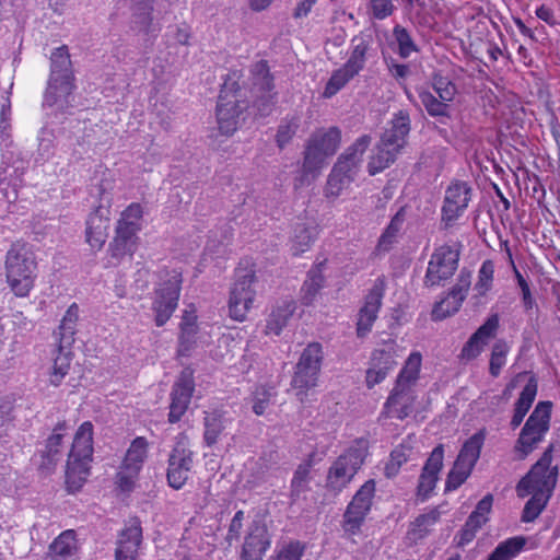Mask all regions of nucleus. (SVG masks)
I'll return each mask as SVG.
<instances>
[{
	"instance_id": "1",
	"label": "nucleus",
	"mask_w": 560,
	"mask_h": 560,
	"mask_svg": "<svg viewBox=\"0 0 560 560\" xmlns=\"http://www.w3.org/2000/svg\"><path fill=\"white\" fill-rule=\"evenodd\" d=\"M553 445L550 444L532 465L529 470L518 480L515 487L520 499L528 500L525 502L521 521L523 523H533L546 510L557 487L559 468L552 466Z\"/></svg>"
},
{
	"instance_id": "2",
	"label": "nucleus",
	"mask_w": 560,
	"mask_h": 560,
	"mask_svg": "<svg viewBox=\"0 0 560 560\" xmlns=\"http://www.w3.org/2000/svg\"><path fill=\"white\" fill-rule=\"evenodd\" d=\"M421 368L422 354L412 351L404 362L383 404L381 418L402 421L413 412L417 402L416 386L420 380Z\"/></svg>"
},
{
	"instance_id": "3",
	"label": "nucleus",
	"mask_w": 560,
	"mask_h": 560,
	"mask_svg": "<svg viewBox=\"0 0 560 560\" xmlns=\"http://www.w3.org/2000/svg\"><path fill=\"white\" fill-rule=\"evenodd\" d=\"M238 71L226 74L220 90L217 103V121L219 131L224 136L233 135L240 125L242 116L248 108L246 94L240 85Z\"/></svg>"
},
{
	"instance_id": "4",
	"label": "nucleus",
	"mask_w": 560,
	"mask_h": 560,
	"mask_svg": "<svg viewBox=\"0 0 560 560\" xmlns=\"http://www.w3.org/2000/svg\"><path fill=\"white\" fill-rule=\"evenodd\" d=\"M370 442L358 438L331 463L326 476L328 491L339 494L353 480L369 456Z\"/></svg>"
},
{
	"instance_id": "5",
	"label": "nucleus",
	"mask_w": 560,
	"mask_h": 560,
	"mask_svg": "<svg viewBox=\"0 0 560 560\" xmlns=\"http://www.w3.org/2000/svg\"><path fill=\"white\" fill-rule=\"evenodd\" d=\"M93 456V424L84 421L77 430L67 460L66 483L70 492L81 489L90 475Z\"/></svg>"
},
{
	"instance_id": "6",
	"label": "nucleus",
	"mask_w": 560,
	"mask_h": 560,
	"mask_svg": "<svg viewBox=\"0 0 560 560\" xmlns=\"http://www.w3.org/2000/svg\"><path fill=\"white\" fill-rule=\"evenodd\" d=\"M74 72L67 45H61L50 55V73L44 94V106L52 107L58 102L69 103L75 89Z\"/></svg>"
},
{
	"instance_id": "7",
	"label": "nucleus",
	"mask_w": 560,
	"mask_h": 560,
	"mask_svg": "<svg viewBox=\"0 0 560 560\" xmlns=\"http://www.w3.org/2000/svg\"><path fill=\"white\" fill-rule=\"evenodd\" d=\"M341 143V130L338 127L318 128L306 141L303 152V176L316 177L327 160L336 154Z\"/></svg>"
},
{
	"instance_id": "8",
	"label": "nucleus",
	"mask_w": 560,
	"mask_h": 560,
	"mask_svg": "<svg viewBox=\"0 0 560 560\" xmlns=\"http://www.w3.org/2000/svg\"><path fill=\"white\" fill-rule=\"evenodd\" d=\"M257 281L255 266L243 259L234 271V282L230 290L229 315L232 319L243 322L252 308L256 290L254 283Z\"/></svg>"
},
{
	"instance_id": "9",
	"label": "nucleus",
	"mask_w": 560,
	"mask_h": 560,
	"mask_svg": "<svg viewBox=\"0 0 560 560\" xmlns=\"http://www.w3.org/2000/svg\"><path fill=\"white\" fill-rule=\"evenodd\" d=\"M36 262L24 245H13L5 257L7 280L16 296L28 295L34 285Z\"/></svg>"
},
{
	"instance_id": "10",
	"label": "nucleus",
	"mask_w": 560,
	"mask_h": 560,
	"mask_svg": "<svg viewBox=\"0 0 560 560\" xmlns=\"http://www.w3.org/2000/svg\"><path fill=\"white\" fill-rule=\"evenodd\" d=\"M552 402L539 401L527 418L514 445L518 459H525L540 443L550 429Z\"/></svg>"
},
{
	"instance_id": "11",
	"label": "nucleus",
	"mask_w": 560,
	"mask_h": 560,
	"mask_svg": "<svg viewBox=\"0 0 560 560\" xmlns=\"http://www.w3.org/2000/svg\"><path fill=\"white\" fill-rule=\"evenodd\" d=\"M375 493L376 482L374 479H369L361 485L347 504L342 514L341 528L348 538L362 532V527L372 511Z\"/></svg>"
},
{
	"instance_id": "12",
	"label": "nucleus",
	"mask_w": 560,
	"mask_h": 560,
	"mask_svg": "<svg viewBox=\"0 0 560 560\" xmlns=\"http://www.w3.org/2000/svg\"><path fill=\"white\" fill-rule=\"evenodd\" d=\"M352 43L353 46L348 60L340 68L332 71L325 85L323 95L326 98L335 96L365 67L366 55L370 49L369 42L364 38H354Z\"/></svg>"
},
{
	"instance_id": "13",
	"label": "nucleus",
	"mask_w": 560,
	"mask_h": 560,
	"mask_svg": "<svg viewBox=\"0 0 560 560\" xmlns=\"http://www.w3.org/2000/svg\"><path fill=\"white\" fill-rule=\"evenodd\" d=\"M183 277L175 269L165 272V278L154 290L152 310L155 314V325L162 327L171 318L178 305Z\"/></svg>"
},
{
	"instance_id": "14",
	"label": "nucleus",
	"mask_w": 560,
	"mask_h": 560,
	"mask_svg": "<svg viewBox=\"0 0 560 560\" xmlns=\"http://www.w3.org/2000/svg\"><path fill=\"white\" fill-rule=\"evenodd\" d=\"M431 86L439 97L427 88L419 86L417 93L421 104L431 117L447 116L450 103L454 101L457 93L455 83L441 72L435 71L431 75Z\"/></svg>"
},
{
	"instance_id": "15",
	"label": "nucleus",
	"mask_w": 560,
	"mask_h": 560,
	"mask_svg": "<svg viewBox=\"0 0 560 560\" xmlns=\"http://www.w3.org/2000/svg\"><path fill=\"white\" fill-rule=\"evenodd\" d=\"M472 197L469 183L453 179L445 189L441 207V224L443 229L453 228L468 209Z\"/></svg>"
},
{
	"instance_id": "16",
	"label": "nucleus",
	"mask_w": 560,
	"mask_h": 560,
	"mask_svg": "<svg viewBox=\"0 0 560 560\" xmlns=\"http://www.w3.org/2000/svg\"><path fill=\"white\" fill-rule=\"evenodd\" d=\"M459 248L460 244L457 248L446 244L435 248L428 262L423 280L427 288L443 285L445 281L454 276L458 268Z\"/></svg>"
},
{
	"instance_id": "17",
	"label": "nucleus",
	"mask_w": 560,
	"mask_h": 560,
	"mask_svg": "<svg viewBox=\"0 0 560 560\" xmlns=\"http://www.w3.org/2000/svg\"><path fill=\"white\" fill-rule=\"evenodd\" d=\"M250 74L253 105L257 108L259 116L266 117L271 114L277 103V92H272L273 78L270 75L268 62L260 60L253 65Z\"/></svg>"
},
{
	"instance_id": "18",
	"label": "nucleus",
	"mask_w": 560,
	"mask_h": 560,
	"mask_svg": "<svg viewBox=\"0 0 560 560\" xmlns=\"http://www.w3.org/2000/svg\"><path fill=\"white\" fill-rule=\"evenodd\" d=\"M386 292L385 276L377 277L371 289L363 298L362 305L357 314L355 332L359 338L366 337L378 318V313L383 305V299Z\"/></svg>"
},
{
	"instance_id": "19",
	"label": "nucleus",
	"mask_w": 560,
	"mask_h": 560,
	"mask_svg": "<svg viewBox=\"0 0 560 560\" xmlns=\"http://www.w3.org/2000/svg\"><path fill=\"white\" fill-rule=\"evenodd\" d=\"M396 357V342L394 340L385 341L382 347L372 351L365 371V385L369 389L381 384L395 369L397 365Z\"/></svg>"
},
{
	"instance_id": "20",
	"label": "nucleus",
	"mask_w": 560,
	"mask_h": 560,
	"mask_svg": "<svg viewBox=\"0 0 560 560\" xmlns=\"http://www.w3.org/2000/svg\"><path fill=\"white\" fill-rule=\"evenodd\" d=\"M192 467V452L184 439L176 442L168 456L167 482L174 489H180L189 478Z\"/></svg>"
},
{
	"instance_id": "21",
	"label": "nucleus",
	"mask_w": 560,
	"mask_h": 560,
	"mask_svg": "<svg viewBox=\"0 0 560 560\" xmlns=\"http://www.w3.org/2000/svg\"><path fill=\"white\" fill-rule=\"evenodd\" d=\"M142 540L141 521L137 516L130 517L117 535L115 560H138Z\"/></svg>"
},
{
	"instance_id": "22",
	"label": "nucleus",
	"mask_w": 560,
	"mask_h": 560,
	"mask_svg": "<svg viewBox=\"0 0 560 560\" xmlns=\"http://www.w3.org/2000/svg\"><path fill=\"white\" fill-rule=\"evenodd\" d=\"M195 390L192 371L185 369L174 383L171 392L168 422L177 423L188 409Z\"/></svg>"
},
{
	"instance_id": "23",
	"label": "nucleus",
	"mask_w": 560,
	"mask_h": 560,
	"mask_svg": "<svg viewBox=\"0 0 560 560\" xmlns=\"http://www.w3.org/2000/svg\"><path fill=\"white\" fill-rule=\"evenodd\" d=\"M444 445L438 444L427 458L417 485L416 495L420 501L428 500L433 493L443 468Z\"/></svg>"
},
{
	"instance_id": "24",
	"label": "nucleus",
	"mask_w": 560,
	"mask_h": 560,
	"mask_svg": "<svg viewBox=\"0 0 560 560\" xmlns=\"http://www.w3.org/2000/svg\"><path fill=\"white\" fill-rule=\"evenodd\" d=\"M499 327V315L491 314L464 343L458 354V359L463 362H470L477 359L482 353L489 340L495 337Z\"/></svg>"
},
{
	"instance_id": "25",
	"label": "nucleus",
	"mask_w": 560,
	"mask_h": 560,
	"mask_svg": "<svg viewBox=\"0 0 560 560\" xmlns=\"http://www.w3.org/2000/svg\"><path fill=\"white\" fill-rule=\"evenodd\" d=\"M372 141L369 135L359 137L337 160L331 171L338 173L343 178L353 182L364 152L368 150Z\"/></svg>"
},
{
	"instance_id": "26",
	"label": "nucleus",
	"mask_w": 560,
	"mask_h": 560,
	"mask_svg": "<svg viewBox=\"0 0 560 560\" xmlns=\"http://www.w3.org/2000/svg\"><path fill=\"white\" fill-rule=\"evenodd\" d=\"M270 546L267 527L260 522H253L245 536L242 548L243 560H261Z\"/></svg>"
},
{
	"instance_id": "27",
	"label": "nucleus",
	"mask_w": 560,
	"mask_h": 560,
	"mask_svg": "<svg viewBox=\"0 0 560 560\" xmlns=\"http://www.w3.org/2000/svg\"><path fill=\"white\" fill-rule=\"evenodd\" d=\"M139 231L116 225L115 236L108 245V254L114 264H118L124 257H132L138 248Z\"/></svg>"
},
{
	"instance_id": "28",
	"label": "nucleus",
	"mask_w": 560,
	"mask_h": 560,
	"mask_svg": "<svg viewBox=\"0 0 560 560\" xmlns=\"http://www.w3.org/2000/svg\"><path fill=\"white\" fill-rule=\"evenodd\" d=\"M410 131V116L407 110L396 113L390 121V128L387 129L381 138L384 145L390 147L396 151L406 144V138Z\"/></svg>"
},
{
	"instance_id": "29",
	"label": "nucleus",
	"mask_w": 560,
	"mask_h": 560,
	"mask_svg": "<svg viewBox=\"0 0 560 560\" xmlns=\"http://www.w3.org/2000/svg\"><path fill=\"white\" fill-rule=\"evenodd\" d=\"M69 427L66 421L58 422L52 433L47 438L45 448L42 451V467L49 468L59 462L62 457L63 438Z\"/></svg>"
},
{
	"instance_id": "30",
	"label": "nucleus",
	"mask_w": 560,
	"mask_h": 560,
	"mask_svg": "<svg viewBox=\"0 0 560 560\" xmlns=\"http://www.w3.org/2000/svg\"><path fill=\"white\" fill-rule=\"evenodd\" d=\"M109 219L102 214L101 209L90 213L86 220L85 237L93 249L100 250L108 236Z\"/></svg>"
},
{
	"instance_id": "31",
	"label": "nucleus",
	"mask_w": 560,
	"mask_h": 560,
	"mask_svg": "<svg viewBox=\"0 0 560 560\" xmlns=\"http://www.w3.org/2000/svg\"><path fill=\"white\" fill-rule=\"evenodd\" d=\"M320 228L317 223H299L294 228L293 236L290 241V250L293 256H301L310 250L317 240Z\"/></svg>"
},
{
	"instance_id": "32",
	"label": "nucleus",
	"mask_w": 560,
	"mask_h": 560,
	"mask_svg": "<svg viewBox=\"0 0 560 560\" xmlns=\"http://www.w3.org/2000/svg\"><path fill=\"white\" fill-rule=\"evenodd\" d=\"M538 390L537 380L534 375L528 378V382L524 386L523 390L520 394L515 405L513 416L510 422V425L513 430L518 428L527 412L529 411Z\"/></svg>"
},
{
	"instance_id": "33",
	"label": "nucleus",
	"mask_w": 560,
	"mask_h": 560,
	"mask_svg": "<svg viewBox=\"0 0 560 560\" xmlns=\"http://www.w3.org/2000/svg\"><path fill=\"white\" fill-rule=\"evenodd\" d=\"M327 264V258L316 260L312 268L308 270L306 279L302 285V301L305 305H310L318 292L325 284L324 269Z\"/></svg>"
},
{
	"instance_id": "34",
	"label": "nucleus",
	"mask_w": 560,
	"mask_h": 560,
	"mask_svg": "<svg viewBox=\"0 0 560 560\" xmlns=\"http://www.w3.org/2000/svg\"><path fill=\"white\" fill-rule=\"evenodd\" d=\"M415 438L412 435H408L405 438L401 443L396 445L390 454L389 459L385 464L384 475L387 478H394L398 475L401 466L406 464L413 452Z\"/></svg>"
},
{
	"instance_id": "35",
	"label": "nucleus",
	"mask_w": 560,
	"mask_h": 560,
	"mask_svg": "<svg viewBox=\"0 0 560 560\" xmlns=\"http://www.w3.org/2000/svg\"><path fill=\"white\" fill-rule=\"evenodd\" d=\"M75 550V532L67 529L51 542L46 560H74Z\"/></svg>"
},
{
	"instance_id": "36",
	"label": "nucleus",
	"mask_w": 560,
	"mask_h": 560,
	"mask_svg": "<svg viewBox=\"0 0 560 560\" xmlns=\"http://www.w3.org/2000/svg\"><path fill=\"white\" fill-rule=\"evenodd\" d=\"M441 511L438 506L431 508L429 511L418 515L410 523L407 535L413 541L425 538L433 529V526L440 521Z\"/></svg>"
},
{
	"instance_id": "37",
	"label": "nucleus",
	"mask_w": 560,
	"mask_h": 560,
	"mask_svg": "<svg viewBox=\"0 0 560 560\" xmlns=\"http://www.w3.org/2000/svg\"><path fill=\"white\" fill-rule=\"evenodd\" d=\"M319 374L320 372L296 363L291 385L301 401H304L310 389L317 386Z\"/></svg>"
},
{
	"instance_id": "38",
	"label": "nucleus",
	"mask_w": 560,
	"mask_h": 560,
	"mask_svg": "<svg viewBox=\"0 0 560 560\" xmlns=\"http://www.w3.org/2000/svg\"><path fill=\"white\" fill-rule=\"evenodd\" d=\"M311 469L312 462L305 460L300 464L293 475L291 480V503L294 504L299 502L301 499H306V493L311 490L310 481H311Z\"/></svg>"
},
{
	"instance_id": "39",
	"label": "nucleus",
	"mask_w": 560,
	"mask_h": 560,
	"mask_svg": "<svg viewBox=\"0 0 560 560\" xmlns=\"http://www.w3.org/2000/svg\"><path fill=\"white\" fill-rule=\"evenodd\" d=\"M79 319V306L77 303H72L65 316L61 319V323L58 327V340L61 348H71L74 342L75 327Z\"/></svg>"
},
{
	"instance_id": "40",
	"label": "nucleus",
	"mask_w": 560,
	"mask_h": 560,
	"mask_svg": "<svg viewBox=\"0 0 560 560\" xmlns=\"http://www.w3.org/2000/svg\"><path fill=\"white\" fill-rule=\"evenodd\" d=\"M148 442L145 438H136L127 451L122 466L125 470L138 475L147 457Z\"/></svg>"
},
{
	"instance_id": "41",
	"label": "nucleus",
	"mask_w": 560,
	"mask_h": 560,
	"mask_svg": "<svg viewBox=\"0 0 560 560\" xmlns=\"http://www.w3.org/2000/svg\"><path fill=\"white\" fill-rule=\"evenodd\" d=\"M526 538L524 536H514L501 541L493 551L488 556L487 560H513L524 549Z\"/></svg>"
},
{
	"instance_id": "42",
	"label": "nucleus",
	"mask_w": 560,
	"mask_h": 560,
	"mask_svg": "<svg viewBox=\"0 0 560 560\" xmlns=\"http://www.w3.org/2000/svg\"><path fill=\"white\" fill-rule=\"evenodd\" d=\"M398 153L399 152L395 149L384 145V143L380 141L368 163L369 174L374 176L389 167V165L395 162Z\"/></svg>"
},
{
	"instance_id": "43",
	"label": "nucleus",
	"mask_w": 560,
	"mask_h": 560,
	"mask_svg": "<svg viewBox=\"0 0 560 560\" xmlns=\"http://www.w3.org/2000/svg\"><path fill=\"white\" fill-rule=\"evenodd\" d=\"M487 436V431L485 428L478 430L474 433L469 439H467L462 445L459 453L457 455L458 458L469 463L470 465L476 466L477 462L480 458L481 450L485 444Z\"/></svg>"
},
{
	"instance_id": "44",
	"label": "nucleus",
	"mask_w": 560,
	"mask_h": 560,
	"mask_svg": "<svg viewBox=\"0 0 560 560\" xmlns=\"http://www.w3.org/2000/svg\"><path fill=\"white\" fill-rule=\"evenodd\" d=\"M71 361V348H61V345H58L57 355L54 359L49 377L51 385L59 386L61 384L65 376L69 373Z\"/></svg>"
},
{
	"instance_id": "45",
	"label": "nucleus",
	"mask_w": 560,
	"mask_h": 560,
	"mask_svg": "<svg viewBox=\"0 0 560 560\" xmlns=\"http://www.w3.org/2000/svg\"><path fill=\"white\" fill-rule=\"evenodd\" d=\"M474 468V465L456 457L453 467L447 474L445 491L450 492L458 489L471 475Z\"/></svg>"
},
{
	"instance_id": "46",
	"label": "nucleus",
	"mask_w": 560,
	"mask_h": 560,
	"mask_svg": "<svg viewBox=\"0 0 560 560\" xmlns=\"http://www.w3.org/2000/svg\"><path fill=\"white\" fill-rule=\"evenodd\" d=\"M510 346L503 339L497 340L491 348L489 360V373L492 377H498L506 364V358L510 352Z\"/></svg>"
},
{
	"instance_id": "47",
	"label": "nucleus",
	"mask_w": 560,
	"mask_h": 560,
	"mask_svg": "<svg viewBox=\"0 0 560 560\" xmlns=\"http://www.w3.org/2000/svg\"><path fill=\"white\" fill-rule=\"evenodd\" d=\"M494 280V262L491 259L482 261L478 270V279L474 290L478 296H486L493 287Z\"/></svg>"
},
{
	"instance_id": "48",
	"label": "nucleus",
	"mask_w": 560,
	"mask_h": 560,
	"mask_svg": "<svg viewBox=\"0 0 560 560\" xmlns=\"http://www.w3.org/2000/svg\"><path fill=\"white\" fill-rule=\"evenodd\" d=\"M276 390L273 387L257 386L252 394V409L257 416L266 412L267 408L276 400Z\"/></svg>"
},
{
	"instance_id": "49",
	"label": "nucleus",
	"mask_w": 560,
	"mask_h": 560,
	"mask_svg": "<svg viewBox=\"0 0 560 560\" xmlns=\"http://www.w3.org/2000/svg\"><path fill=\"white\" fill-rule=\"evenodd\" d=\"M323 359L324 351L322 343L311 342L302 351L298 363H300V365L320 372Z\"/></svg>"
},
{
	"instance_id": "50",
	"label": "nucleus",
	"mask_w": 560,
	"mask_h": 560,
	"mask_svg": "<svg viewBox=\"0 0 560 560\" xmlns=\"http://www.w3.org/2000/svg\"><path fill=\"white\" fill-rule=\"evenodd\" d=\"M143 213V207L139 202H132L121 212L116 225L140 232Z\"/></svg>"
},
{
	"instance_id": "51",
	"label": "nucleus",
	"mask_w": 560,
	"mask_h": 560,
	"mask_svg": "<svg viewBox=\"0 0 560 560\" xmlns=\"http://www.w3.org/2000/svg\"><path fill=\"white\" fill-rule=\"evenodd\" d=\"M203 440L207 446H212L218 442L224 425L222 417L217 412H206Z\"/></svg>"
},
{
	"instance_id": "52",
	"label": "nucleus",
	"mask_w": 560,
	"mask_h": 560,
	"mask_svg": "<svg viewBox=\"0 0 560 560\" xmlns=\"http://www.w3.org/2000/svg\"><path fill=\"white\" fill-rule=\"evenodd\" d=\"M402 222H404V218L400 217L399 213H396L392 218L389 224L387 225V228L385 229V231L383 232V234L381 235V237L378 240V244H377L378 250L386 252V250L390 249L392 245L396 241L397 234L399 233V231L401 229Z\"/></svg>"
},
{
	"instance_id": "53",
	"label": "nucleus",
	"mask_w": 560,
	"mask_h": 560,
	"mask_svg": "<svg viewBox=\"0 0 560 560\" xmlns=\"http://www.w3.org/2000/svg\"><path fill=\"white\" fill-rule=\"evenodd\" d=\"M393 35L398 45V55L401 58L406 59L412 52L418 51V47L406 27L401 25H396L393 30Z\"/></svg>"
},
{
	"instance_id": "54",
	"label": "nucleus",
	"mask_w": 560,
	"mask_h": 560,
	"mask_svg": "<svg viewBox=\"0 0 560 560\" xmlns=\"http://www.w3.org/2000/svg\"><path fill=\"white\" fill-rule=\"evenodd\" d=\"M480 523L472 521V518L466 520L462 528L456 533L453 539V544L457 548H464L476 538L477 533L481 529Z\"/></svg>"
},
{
	"instance_id": "55",
	"label": "nucleus",
	"mask_w": 560,
	"mask_h": 560,
	"mask_svg": "<svg viewBox=\"0 0 560 560\" xmlns=\"http://www.w3.org/2000/svg\"><path fill=\"white\" fill-rule=\"evenodd\" d=\"M130 26L135 32L144 35H156L160 31L159 27L154 26L152 13L150 12L131 13Z\"/></svg>"
},
{
	"instance_id": "56",
	"label": "nucleus",
	"mask_w": 560,
	"mask_h": 560,
	"mask_svg": "<svg viewBox=\"0 0 560 560\" xmlns=\"http://www.w3.org/2000/svg\"><path fill=\"white\" fill-rule=\"evenodd\" d=\"M471 284V273L469 270L462 269L457 282L452 287L451 293L457 298L453 310H459Z\"/></svg>"
},
{
	"instance_id": "57",
	"label": "nucleus",
	"mask_w": 560,
	"mask_h": 560,
	"mask_svg": "<svg viewBox=\"0 0 560 560\" xmlns=\"http://www.w3.org/2000/svg\"><path fill=\"white\" fill-rule=\"evenodd\" d=\"M352 182L348 178H343L338 173L331 171L328 175L325 188H324V195L328 199H336L341 195L343 189L348 187Z\"/></svg>"
},
{
	"instance_id": "58",
	"label": "nucleus",
	"mask_w": 560,
	"mask_h": 560,
	"mask_svg": "<svg viewBox=\"0 0 560 560\" xmlns=\"http://www.w3.org/2000/svg\"><path fill=\"white\" fill-rule=\"evenodd\" d=\"M457 298L454 296L451 292H448L447 296L442 299L440 302H436L432 310V318L434 320H442L453 314H455L458 310H453L455 306V302Z\"/></svg>"
},
{
	"instance_id": "59",
	"label": "nucleus",
	"mask_w": 560,
	"mask_h": 560,
	"mask_svg": "<svg viewBox=\"0 0 560 560\" xmlns=\"http://www.w3.org/2000/svg\"><path fill=\"white\" fill-rule=\"evenodd\" d=\"M493 497L488 493L476 505L475 510L469 514L468 518L480 523L483 526L489 521V514L492 510Z\"/></svg>"
},
{
	"instance_id": "60",
	"label": "nucleus",
	"mask_w": 560,
	"mask_h": 560,
	"mask_svg": "<svg viewBox=\"0 0 560 560\" xmlns=\"http://www.w3.org/2000/svg\"><path fill=\"white\" fill-rule=\"evenodd\" d=\"M372 16L376 20H385L395 11L393 0H369Z\"/></svg>"
},
{
	"instance_id": "61",
	"label": "nucleus",
	"mask_w": 560,
	"mask_h": 560,
	"mask_svg": "<svg viewBox=\"0 0 560 560\" xmlns=\"http://www.w3.org/2000/svg\"><path fill=\"white\" fill-rule=\"evenodd\" d=\"M54 141L50 138H42L39 140L38 149L35 155V162L37 164H45L54 156Z\"/></svg>"
},
{
	"instance_id": "62",
	"label": "nucleus",
	"mask_w": 560,
	"mask_h": 560,
	"mask_svg": "<svg viewBox=\"0 0 560 560\" xmlns=\"http://www.w3.org/2000/svg\"><path fill=\"white\" fill-rule=\"evenodd\" d=\"M506 254L509 256V260H510L511 267L513 269L515 280H516L517 285H518V288L521 290V299L533 295L532 294V290H530V285H529L528 281L526 280V278L517 269V267H516V265L514 262L513 256H512V252H511L510 248H506Z\"/></svg>"
},
{
	"instance_id": "63",
	"label": "nucleus",
	"mask_w": 560,
	"mask_h": 560,
	"mask_svg": "<svg viewBox=\"0 0 560 560\" xmlns=\"http://www.w3.org/2000/svg\"><path fill=\"white\" fill-rule=\"evenodd\" d=\"M180 334L186 337L196 336L198 331L197 315L195 311H185L180 322Z\"/></svg>"
},
{
	"instance_id": "64",
	"label": "nucleus",
	"mask_w": 560,
	"mask_h": 560,
	"mask_svg": "<svg viewBox=\"0 0 560 560\" xmlns=\"http://www.w3.org/2000/svg\"><path fill=\"white\" fill-rule=\"evenodd\" d=\"M305 544L294 540L282 548V560H301L305 551Z\"/></svg>"
}]
</instances>
